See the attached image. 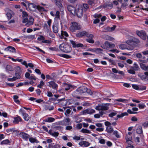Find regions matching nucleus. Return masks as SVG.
I'll use <instances>...</instances> for the list:
<instances>
[{
	"instance_id": "f257e3e1",
	"label": "nucleus",
	"mask_w": 148,
	"mask_h": 148,
	"mask_svg": "<svg viewBox=\"0 0 148 148\" xmlns=\"http://www.w3.org/2000/svg\"><path fill=\"white\" fill-rule=\"evenodd\" d=\"M126 42L128 46L124 44H121L119 45V48L122 50L127 49L132 51L134 49L136 45L140 42V41L138 39L133 38L130 40L127 41Z\"/></svg>"
},
{
	"instance_id": "f03ea898",
	"label": "nucleus",
	"mask_w": 148,
	"mask_h": 148,
	"mask_svg": "<svg viewBox=\"0 0 148 148\" xmlns=\"http://www.w3.org/2000/svg\"><path fill=\"white\" fill-rule=\"evenodd\" d=\"M22 17L23 18V23H25V25L27 27H29L30 25L33 24L34 19L31 17H29L28 19V16L27 13L25 12H22Z\"/></svg>"
},
{
	"instance_id": "7ed1b4c3",
	"label": "nucleus",
	"mask_w": 148,
	"mask_h": 148,
	"mask_svg": "<svg viewBox=\"0 0 148 148\" xmlns=\"http://www.w3.org/2000/svg\"><path fill=\"white\" fill-rule=\"evenodd\" d=\"M59 48L62 51L66 53L70 52L72 50V48L70 46L63 43L60 45Z\"/></svg>"
},
{
	"instance_id": "20e7f679",
	"label": "nucleus",
	"mask_w": 148,
	"mask_h": 148,
	"mask_svg": "<svg viewBox=\"0 0 148 148\" xmlns=\"http://www.w3.org/2000/svg\"><path fill=\"white\" fill-rule=\"evenodd\" d=\"M72 25L70 27V30L74 32L75 30H79L81 28V26L76 22H72Z\"/></svg>"
},
{
	"instance_id": "39448f33",
	"label": "nucleus",
	"mask_w": 148,
	"mask_h": 148,
	"mask_svg": "<svg viewBox=\"0 0 148 148\" xmlns=\"http://www.w3.org/2000/svg\"><path fill=\"white\" fill-rule=\"evenodd\" d=\"M52 29L54 33H57L58 32L59 29V27L58 22L57 21H55L53 23Z\"/></svg>"
},
{
	"instance_id": "423d86ee",
	"label": "nucleus",
	"mask_w": 148,
	"mask_h": 148,
	"mask_svg": "<svg viewBox=\"0 0 148 148\" xmlns=\"http://www.w3.org/2000/svg\"><path fill=\"white\" fill-rule=\"evenodd\" d=\"M115 46L114 44L110 43L108 41L104 42V45L101 46V47L104 49H108L109 48H113Z\"/></svg>"
},
{
	"instance_id": "0eeeda50",
	"label": "nucleus",
	"mask_w": 148,
	"mask_h": 148,
	"mask_svg": "<svg viewBox=\"0 0 148 148\" xmlns=\"http://www.w3.org/2000/svg\"><path fill=\"white\" fill-rule=\"evenodd\" d=\"M84 11L82 7L79 6L78 8L75 10L76 14L78 17L80 18L82 17Z\"/></svg>"
},
{
	"instance_id": "6e6552de",
	"label": "nucleus",
	"mask_w": 148,
	"mask_h": 148,
	"mask_svg": "<svg viewBox=\"0 0 148 148\" xmlns=\"http://www.w3.org/2000/svg\"><path fill=\"white\" fill-rule=\"evenodd\" d=\"M90 90L87 89V88L83 86H81L78 88L77 90L75 91L74 94H75V93H77L78 92H79V93H83L86 92H88Z\"/></svg>"
},
{
	"instance_id": "1a4fd4ad",
	"label": "nucleus",
	"mask_w": 148,
	"mask_h": 148,
	"mask_svg": "<svg viewBox=\"0 0 148 148\" xmlns=\"http://www.w3.org/2000/svg\"><path fill=\"white\" fill-rule=\"evenodd\" d=\"M95 109L98 110H106L108 109V107L105 104H99L96 107Z\"/></svg>"
},
{
	"instance_id": "9d476101",
	"label": "nucleus",
	"mask_w": 148,
	"mask_h": 148,
	"mask_svg": "<svg viewBox=\"0 0 148 148\" xmlns=\"http://www.w3.org/2000/svg\"><path fill=\"white\" fill-rule=\"evenodd\" d=\"M19 112L22 115L25 120L28 121L29 120V116L27 114L25 113V111L23 109H21L19 110Z\"/></svg>"
},
{
	"instance_id": "9b49d317",
	"label": "nucleus",
	"mask_w": 148,
	"mask_h": 148,
	"mask_svg": "<svg viewBox=\"0 0 148 148\" xmlns=\"http://www.w3.org/2000/svg\"><path fill=\"white\" fill-rule=\"evenodd\" d=\"M136 33L137 35L142 39L144 40L146 39V35L145 31H137L136 32Z\"/></svg>"
},
{
	"instance_id": "f8f14e48",
	"label": "nucleus",
	"mask_w": 148,
	"mask_h": 148,
	"mask_svg": "<svg viewBox=\"0 0 148 148\" xmlns=\"http://www.w3.org/2000/svg\"><path fill=\"white\" fill-rule=\"evenodd\" d=\"M68 101L67 100L61 99L59 101L58 104L60 107H63L65 110V109L66 108V105Z\"/></svg>"
},
{
	"instance_id": "ddd939ff",
	"label": "nucleus",
	"mask_w": 148,
	"mask_h": 148,
	"mask_svg": "<svg viewBox=\"0 0 148 148\" xmlns=\"http://www.w3.org/2000/svg\"><path fill=\"white\" fill-rule=\"evenodd\" d=\"M86 36L88 38L86 40L87 42L91 43H94V41L92 39L94 37V36L93 34L87 32Z\"/></svg>"
},
{
	"instance_id": "4468645a",
	"label": "nucleus",
	"mask_w": 148,
	"mask_h": 148,
	"mask_svg": "<svg viewBox=\"0 0 148 148\" xmlns=\"http://www.w3.org/2000/svg\"><path fill=\"white\" fill-rule=\"evenodd\" d=\"M69 36L67 33L66 31H62L61 34L59 36L60 38L61 39H64L65 40H67V38L66 37H68Z\"/></svg>"
},
{
	"instance_id": "2eb2a0df",
	"label": "nucleus",
	"mask_w": 148,
	"mask_h": 148,
	"mask_svg": "<svg viewBox=\"0 0 148 148\" xmlns=\"http://www.w3.org/2000/svg\"><path fill=\"white\" fill-rule=\"evenodd\" d=\"M67 8L68 11L73 15H74L76 14V9L74 6L71 5H69Z\"/></svg>"
},
{
	"instance_id": "dca6fc26",
	"label": "nucleus",
	"mask_w": 148,
	"mask_h": 148,
	"mask_svg": "<svg viewBox=\"0 0 148 148\" xmlns=\"http://www.w3.org/2000/svg\"><path fill=\"white\" fill-rule=\"evenodd\" d=\"M70 42L72 44L73 47H82L84 46V45L81 43H78L77 42H76L72 40H70Z\"/></svg>"
},
{
	"instance_id": "f3484780",
	"label": "nucleus",
	"mask_w": 148,
	"mask_h": 148,
	"mask_svg": "<svg viewBox=\"0 0 148 148\" xmlns=\"http://www.w3.org/2000/svg\"><path fill=\"white\" fill-rule=\"evenodd\" d=\"M48 86L50 87H52L53 89H56L58 87V85L54 82L51 81L48 82Z\"/></svg>"
},
{
	"instance_id": "a211bd4d",
	"label": "nucleus",
	"mask_w": 148,
	"mask_h": 148,
	"mask_svg": "<svg viewBox=\"0 0 148 148\" xmlns=\"http://www.w3.org/2000/svg\"><path fill=\"white\" fill-rule=\"evenodd\" d=\"M90 144L86 141H82L79 143V145L82 147H87L89 146Z\"/></svg>"
},
{
	"instance_id": "6ab92c4d",
	"label": "nucleus",
	"mask_w": 148,
	"mask_h": 148,
	"mask_svg": "<svg viewBox=\"0 0 148 148\" xmlns=\"http://www.w3.org/2000/svg\"><path fill=\"white\" fill-rule=\"evenodd\" d=\"M19 135L21 137L25 140H27L29 138V135L26 133L24 132H21Z\"/></svg>"
},
{
	"instance_id": "aec40b11",
	"label": "nucleus",
	"mask_w": 148,
	"mask_h": 148,
	"mask_svg": "<svg viewBox=\"0 0 148 148\" xmlns=\"http://www.w3.org/2000/svg\"><path fill=\"white\" fill-rule=\"evenodd\" d=\"M103 8H106L108 9H111L113 7V4L111 3H107L104 4L103 6Z\"/></svg>"
},
{
	"instance_id": "412c9836",
	"label": "nucleus",
	"mask_w": 148,
	"mask_h": 148,
	"mask_svg": "<svg viewBox=\"0 0 148 148\" xmlns=\"http://www.w3.org/2000/svg\"><path fill=\"white\" fill-rule=\"evenodd\" d=\"M4 50L6 51H9L13 53H15L16 52V49L14 47L10 46L5 48Z\"/></svg>"
},
{
	"instance_id": "4be33fe9",
	"label": "nucleus",
	"mask_w": 148,
	"mask_h": 148,
	"mask_svg": "<svg viewBox=\"0 0 148 148\" xmlns=\"http://www.w3.org/2000/svg\"><path fill=\"white\" fill-rule=\"evenodd\" d=\"M36 6H37L33 3H31L28 4V7L31 11H34L36 8Z\"/></svg>"
},
{
	"instance_id": "5701e85b",
	"label": "nucleus",
	"mask_w": 148,
	"mask_h": 148,
	"mask_svg": "<svg viewBox=\"0 0 148 148\" xmlns=\"http://www.w3.org/2000/svg\"><path fill=\"white\" fill-rule=\"evenodd\" d=\"M22 121V119L21 118L20 116H18L14 118V120L13 122L15 124H16L18 123L19 122L21 121Z\"/></svg>"
},
{
	"instance_id": "b1692460",
	"label": "nucleus",
	"mask_w": 148,
	"mask_h": 148,
	"mask_svg": "<svg viewBox=\"0 0 148 148\" xmlns=\"http://www.w3.org/2000/svg\"><path fill=\"white\" fill-rule=\"evenodd\" d=\"M87 32L84 31L80 32L76 34V36L77 37L81 38L82 36H86Z\"/></svg>"
},
{
	"instance_id": "393cba45",
	"label": "nucleus",
	"mask_w": 148,
	"mask_h": 148,
	"mask_svg": "<svg viewBox=\"0 0 148 148\" xmlns=\"http://www.w3.org/2000/svg\"><path fill=\"white\" fill-rule=\"evenodd\" d=\"M64 90L66 91L69 90L71 88H72L73 87L72 85L66 83L64 84Z\"/></svg>"
},
{
	"instance_id": "a878e982",
	"label": "nucleus",
	"mask_w": 148,
	"mask_h": 148,
	"mask_svg": "<svg viewBox=\"0 0 148 148\" xmlns=\"http://www.w3.org/2000/svg\"><path fill=\"white\" fill-rule=\"evenodd\" d=\"M140 66L141 68L144 71L148 70V65L143 63H140Z\"/></svg>"
},
{
	"instance_id": "bb28decb",
	"label": "nucleus",
	"mask_w": 148,
	"mask_h": 148,
	"mask_svg": "<svg viewBox=\"0 0 148 148\" xmlns=\"http://www.w3.org/2000/svg\"><path fill=\"white\" fill-rule=\"evenodd\" d=\"M137 126V128L136 129V132L138 134H141L143 132L142 128L141 126L139 125H136Z\"/></svg>"
},
{
	"instance_id": "cd10ccee",
	"label": "nucleus",
	"mask_w": 148,
	"mask_h": 148,
	"mask_svg": "<svg viewBox=\"0 0 148 148\" xmlns=\"http://www.w3.org/2000/svg\"><path fill=\"white\" fill-rule=\"evenodd\" d=\"M91 51L93 52H95L97 53H101L103 50L100 48H97L92 49Z\"/></svg>"
},
{
	"instance_id": "c85d7f7f",
	"label": "nucleus",
	"mask_w": 148,
	"mask_h": 148,
	"mask_svg": "<svg viewBox=\"0 0 148 148\" xmlns=\"http://www.w3.org/2000/svg\"><path fill=\"white\" fill-rule=\"evenodd\" d=\"M103 38L106 40L112 41L114 40V39L108 35H105L103 36Z\"/></svg>"
},
{
	"instance_id": "c756f323",
	"label": "nucleus",
	"mask_w": 148,
	"mask_h": 148,
	"mask_svg": "<svg viewBox=\"0 0 148 148\" xmlns=\"http://www.w3.org/2000/svg\"><path fill=\"white\" fill-rule=\"evenodd\" d=\"M11 142L9 140L7 139L2 141L0 144L1 145H7L9 144Z\"/></svg>"
},
{
	"instance_id": "7c9ffc66",
	"label": "nucleus",
	"mask_w": 148,
	"mask_h": 148,
	"mask_svg": "<svg viewBox=\"0 0 148 148\" xmlns=\"http://www.w3.org/2000/svg\"><path fill=\"white\" fill-rule=\"evenodd\" d=\"M71 121V119L69 118H66L63 120V124L62 125H66L69 124V122Z\"/></svg>"
},
{
	"instance_id": "2f4dec72",
	"label": "nucleus",
	"mask_w": 148,
	"mask_h": 148,
	"mask_svg": "<svg viewBox=\"0 0 148 148\" xmlns=\"http://www.w3.org/2000/svg\"><path fill=\"white\" fill-rule=\"evenodd\" d=\"M55 120L54 118L52 117H48L45 120V122H53Z\"/></svg>"
},
{
	"instance_id": "473e14b6",
	"label": "nucleus",
	"mask_w": 148,
	"mask_h": 148,
	"mask_svg": "<svg viewBox=\"0 0 148 148\" xmlns=\"http://www.w3.org/2000/svg\"><path fill=\"white\" fill-rule=\"evenodd\" d=\"M29 141L31 143H39V141L35 138H29Z\"/></svg>"
},
{
	"instance_id": "72a5a7b5",
	"label": "nucleus",
	"mask_w": 148,
	"mask_h": 148,
	"mask_svg": "<svg viewBox=\"0 0 148 148\" xmlns=\"http://www.w3.org/2000/svg\"><path fill=\"white\" fill-rule=\"evenodd\" d=\"M115 101H116L121 102L123 103H127V102H128V101L127 99L121 98L116 99Z\"/></svg>"
},
{
	"instance_id": "f704fd0d",
	"label": "nucleus",
	"mask_w": 148,
	"mask_h": 148,
	"mask_svg": "<svg viewBox=\"0 0 148 148\" xmlns=\"http://www.w3.org/2000/svg\"><path fill=\"white\" fill-rule=\"evenodd\" d=\"M106 131L108 133H111L113 132V129L111 126H109L106 127Z\"/></svg>"
},
{
	"instance_id": "c9c22d12",
	"label": "nucleus",
	"mask_w": 148,
	"mask_h": 148,
	"mask_svg": "<svg viewBox=\"0 0 148 148\" xmlns=\"http://www.w3.org/2000/svg\"><path fill=\"white\" fill-rule=\"evenodd\" d=\"M60 12L58 11L56 12V14H55V20L60 19Z\"/></svg>"
},
{
	"instance_id": "e433bc0d",
	"label": "nucleus",
	"mask_w": 148,
	"mask_h": 148,
	"mask_svg": "<svg viewBox=\"0 0 148 148\" xmlns=\"http://www.w3.org/2000/svg\"><path fill=\"white\" fill-rule=\"evenodd\" d=\"M62 57L66 58H71V56L65 54H59L58 55Z\"/></svg>"
},
{
	"instance_id": "4c0bfd02",
	"label": "nucleus",
	"mask_w": 148,
	"mask_h": 148,
	"mask_svg": "<svg viewBox=\"0 0 148 148\" xmlns=\"http://www.w3.org/2000/svg\"><path fill=\"white\" fill-rule=\"evenodd\" d=\"M126 142L128 143V144H131L132 143L131 139L132 137L130 136L128 137L127 135L125 138Z\"/></svg>"
},
{
	"instance_id": "58836bf2",
	"label": "nucleus",
	"mask_w": 148,
	"mask_h": 148,
	"mask_svg": "<svg viewBox=\"0 0 148 148\" xmlns=\"http://www.w3.org/2000/svg\"><path fill=\"white\" fill-rule=\"evenodd\" d=\"M79 6H82V9H83L84 11H86L87 9L88 8V6L87 4H84L83 5H79Z\"/></svg>"
},
{
	"instance_id": "ea45409f",
	"label": "nucleus",
	"mask_w": 148,
	"mask_h": 148,
	"mask_svg": "<svg viewBox=\"0 0 148 148\" xmlns=\"http://www.w3.org/2000/svg\"><path fill=\"white\" fill-rule=\"evenodd\" d=\"M81 132L83 133H86L87 134H90L91 133V132L89 130L84 128L82 129L81 130Z\"/></svg>"
},
{
	"instance_id": "a19ab883",
	"label": "nucleus",
	"mask_w": 148,
	"mask_h": 148,
	"mask_svg": "<svg viewBox=\"0 0 148 148\" xmlns=\"http://www.w3.org/2000/svg\"><path fill=\"white\" fill-rule=\"evenodd\" d=\"M128 115V113L126 112H124L121 113L120 114H118L117 115L118 118H120L123 117L124 116Z\"/></svg>"
},
{
	"instance_id": "79ce46f5",
	"label": "nucleus",
	"mask_w": 148,
	"mask_h": 148,
	"mask_svg": "<svg viewBox=\"0 0 148 148\" xmlns=\"http://www.w3.org/2000/svg\"><path fill=\"white\" fill-rule=\"evenodd\" d=\"M36 8L40 12L45 11L44 8L39 5L37 6Z\"/></svg>"
},
{
	"instance_id": "37998d69",
	"label": "nucleus",
	"mask_w": 148,
	"mask_h": 148,
	"mask_svg": "<svg viewBox=\"0 0 148 148\" xmlns=\"http://www.w3.org/2000/svg\"><path fill=\"white\" fill-rule=\"evenodd\" d=\"M134 66L133 67V69L134 70L137 71L139 69V66L136 63H134Z\"/></svg>"
},
{
	"instance_id": "c03bdc74",
	"label": "nucleus",
	"mask_w": 148,
	"mask_h": 148,
	"mask_svg": "<svg viewBox=\"0 0 148 148\" xmlns=\"http://www.w3.org/2000/svg\"><path fill=\"white\" fill-rule=\"evenodd\" d=\"M44 83L42 80L40 81V83L37 86V87L40 88H42L44 85Z\"/></svg>"
},
{
	"instance_id": "a18cd8bd",
	"label": "nucleus",
	"mask_w": 148,
	"mask_h": 148,
	"mask_svg": "<svg viewBox=\"0 0 148 148\" xmlns=\"http://www.w3.org/2000/svg\"><path fill=\"white\" fill-rule=\"evenodd\" d=\"M44 28L45 30L48 32L49 31V30L50 29V27H49L48 25L47 24L45 23L44 25Z\"/></svg>"
},
{
	"instance_id": "49530a36",
	"label": "nucleus",
	"mask_w": 148,
	"mask_h": 148,
	"mask_svg": "<svg viewBox=\"0 0 148 148\" xmlns=\"http://www.w3.org/2000/svg\"><path fill=\"white\" fill-rule=\"evenodd\" d=\"M12 12L10 11V12L7 13L6 15L8 19H10L11 18L12 16Z\"/></svg>"
},
{
	"instance_id": "de8ad7c7",
	"label": "nucleus",
	"mask_w": 148,
	"mask_h": 148,
	"mask_svg": "<svg viewBox=\"0 0 148 148\" xmlns=\"http://www.w3.org/2000/svg\"><path fill=\"white\" fill-rule=\"evenodd\" d=\"M5 69L6 71H12L13 70V69L12 66L9 65H7L5 68Z\"/></svg>"
},
{
	"instance_id": "09e8293b",
	"label": "nucleus",
	"mask_w": 148,
	"mask_h": 148,
	"mask_svg": "<svg viewBox=\"0 0 148 148\" xmlns=\"http://www.w3.org/2000/svg\"><path fill=\"white\" fill-rule=\"evenodd\" d=\"M50 134L53 136L57 137L58 136L59 133L58 132H51Z\"/></svg>"
},
{
	"instance_id": "8fccbe9b",
	"label": "nucleus",
	"mask_w": 148,
	"mask_h": 148,
	"mask_svg": "<svg viewBox=\"0 0 148 148\" xmlns=\"http://www.w3.org/2000/svg\"><path fill=\"white\" fill-rule=\"evenodd\" d=\"M73 139L76 142L77 141L79 140H80V136H75L73 137Z\"/></svg>"
},
{
	"instance_id": "3c124183",
	"label": "nucleus",
	"mask_w": 148,
	"mask_h": 148,
	"mask_svg": "<svg viewBox=\"0 0 148 148\" xmlns=\"http://www.w3.org/2000/svg\"><path fill=\"white\" fill-rule=\"evenodd\" d=\"M146 89V87L145 86L143 85H140L139 86L138 90H145Z\"/></svg>"
},
{
	"instance_id": "603ef678",
	"label": "nucleus",
	"mask_w": 148,
	"mask_h": 148,
	"mask_svg": "<svg viewBox=\"0 0 148 148\" xmlns=\"http://www.w3.org/2000/svg\"><path fill=\"white\" fill-rule=\"evenodd\" d=\"M113 134L117 138H120V136L119 134V133L117 131H115L113 132Z\"/></svg>"
},
{
	"instance_id": "864d4df0",
	"label": "nucleus",
	"mask_w": 148,
	"mask_h": 148,
	"mask_svg": "<svg viewBox=\"0 0 148 148\" xmlns=\"http://www.w3.org/2000/svg\"><path fill=\"white\" fill-rule=\"evenodd\" d=\"M88 114H91L95 112V110L92 109H88Z\"/></svg>"
},
{
	"instance_id": "5fc2aeb1",
	"label": "nucleus",
	"mask_w": 148,
	"mask_h": 148,
	"mask_svg": "<svg viewBox=\"0 0 148 148\" xmlns=\"http://www.w3.org/2000/svg\"><path fill=\"white\" fill-rule=\"evenodd\" d=\"M116 114H117L116 112V111H114V112H112L111 113H110L109 114V116H110V117H112L113 116L116 115Z\"/></svg>"
},
{
	"instance_id": "6e6d98bb",
	"label": "nucleus",
	"mask_w": 148,
	"mask_h": 148,
	"mask_svg": "<svg viewBox=\"0 0 148 148\" xmlns=\"http://www.w3.org/2000/svg\"><path fill=\"white\" fill-rule=\"evenodd\" d=\"M52 20L51 19H49L47 21V25H48L49 27H51V23H52Z\"/></svg>"
},
{
	"instance_id": "4d7b16f0",
	"label": "nucleus",
	"mask_w": 148,
	"mask_h": 148,
	"mask_svg": "<svg viewBox=\"0 0 148 148\" xmlns=\"http://www.w3.org/2000/svg\"><path fill=\"white\" fill-rule=\"evenodd\" d=\"M139 86L136 84H132V87L133 88L136 90H138L139 89Z\"/></svg>"
},
{
	"instance_id": "13d9d810",
	"label": "nucleus",
	"mask_w": 148,
	"mask_h": 148,
	"mask_svg": "<svg viewBox=\"0 0 148 148\" xmlns=\"http://www.w3.org/2000/svg\"><path fill=\"white\" fill-rule=\"evenodd\" d=\"M45 37L42 35L40 36V37H38L37 38V39L39 41L42 40V41H43V40H45Z\"/></svg>"
},
{
	"instance_id": "bf43d9fd",
	"label": "nucleus",
	"mask_w": 148,
	"mask_h": 148,
	"mask_svg": "<svg viewBox=\"0 0 148 148\" xmlns=\"http://www.w3.org/2000/svg\"><path fill=\"white\" fill-rule=\"evenodd\" d=\"M77 128L78 129H81L82 127V123L77 124L76 126Z\"/></svg>"
},
{
	"instance_id": "052dcab7",
	"label": "nucleus",
	"mask_w": 148,
	"mask_h": 148,
	"mask_svg": "<svg viewBox=\"0 0 148 148\" xmlns=\"http://www.w3.org/2000/svg\"><path fill=\"white\" fill-rule=\"evenodd\" d=\"M138 107L140 109H143L145 107V106L143 104L140 103L138 105Z\"/></svg>"
},
{
	"instance_id": "680f3d73",
	"label": "nucleus",
	"mask_w": 148,
	"mask_h": 148,
	"mask_svg": "<svg viewBox=\"0 0 148 148\" xmlns=\"http://www.w3.org/2000/svg\"><path fill=\"white\" fill-rule=\"evenodd\" d=\"M127 72L130 74H135V70L134 69H130L127 70Z\"/></svg>"
},
{
	"instance_id": "e2e57ef3",
	"label": "nucleus",
	"mask_w": 148,
	"mask_h": 148,
	"mask_svg": "<svg viewBox=\"0 0 148 148\" xmlns=\"http://www.w3.org/2000/svg\"><path fill=\"white\" fill-rule=\"evenodd\" d=\"M102 16L101 14H95L94 15V16L95 18H100Z\"/></svg>"
},
{
	"instance_id": "0e129e2a",
	"label": "nucleus",
	"mask_w": 148,
	"mask_h": 148,
	"mask_svg": "<svg viewBox=\"0 0 148 148\" xmlns=\"http://www.w3.org/2000/svg\"><path fill=\"white\" fill-rule=\"evenodd\" d=\"M104 32H110V27H106L104 28Z\"/></svg>"
},
{
	"instance_id": "69168bd1",
	"label": "nucleus",
	"mask_w": 148,
	"mask_h": 148,
	"mask_svg": "<svg viewBox=\"0 0 148 148\" xmlns=\"http://www.w3.org/2000/svg\"><path fill=\"white\" fill-rule=\"evenodd\" d=\"M35 36L34 35H31L29 36H28L27 37V38L28 39H30V40H33L35 38Z\"/></svg>"
},
{
	"instance_id": "338daca9",
	"label": "nucleus",
	"mask_w": 148,
	"mask_h": 148,
	"mask_svg": "<svg viewBox=\"0 0 148 148\" xmlns=\"http://www.w3.org/2000/svg\"><path fill=\"white\" fill-rule=\"evenodd\" d=\"M15 77H15V79L16 80V79H20L21 78L20 75L18 73H15Z\"/></svg>"
},
{
	"instance_id": "774afa93",
	"label": "nucleus",
	"mask_w": 148,
	"mask_h": 148,
	"mask_svg": "<svg viewBox=\"0 0 148 148\" xmlns=\"http://www.w3.org/2000/svg\"><path fill=\"white\" fill-rule=\"evenodd\" d=\"M119 66L121 68H123L124 67V65L123 62H119L118 63Z\"/></svg>"
}]
</instances>
